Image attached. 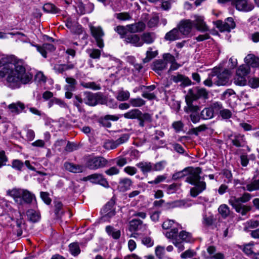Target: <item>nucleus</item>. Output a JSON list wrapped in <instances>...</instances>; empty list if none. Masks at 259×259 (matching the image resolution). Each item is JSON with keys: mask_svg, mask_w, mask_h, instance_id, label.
I'll use <instances>...</instances> for the list:
<instances>
[{"mask_svg": "<svg viewBox=\"0 0 259 259\" xmlns=\"http://www.w3.org/2000/svg\"><path fill=\"white\" fill-rule=\"evenodd\" d=\"M1 68L0 79L6 77L7 85L12 89L20 88L32 81V74L26 71L23 62L15 63L14 56L3 55L0 59Z\"/></svg>", "mask_w": 259, "mask_h": 259, "instance_id": "obj_1", "label": "nucleus"}, {"mask_svg": "<svg viewBox=\"0 0 259 259\" xmlns=\"http://www.w3.org/2000/svg\"><path fill=\"white\" fill-rule=\"evenodd\" d=\"M201 173V169L199 167H188L176 172L172 178L174 180H177L186 176V182L194 185L190 189V195L193 197H196L206 188L205 182L200 180Z\"/></svg>", "mask_w": 259, "mask_h": 259, "instance_id": "obj_2", "label": "nucleus"}, {"mask_svg": "<svg viewBox=\"0 0 259 259\" xmlns=\"http://www.w3.org/2000/svg\"><path fill=\"white\" fill-rule=\"evenodd\" d=\"M251 198V195L248 193H244L242 196L239 198L231 196L229 199V203L235 209L237 212L240 213L242 215H245L247 212L251 210V207L243 205L241 203H246L249 201Z\"/></svg>", "mask_w": 259, "mask_h": 259, "instance_id": "obj_3", "label": "nucleus"}, {"mask_svg": "<svg viewBox=\"0 0 259 259\" xmlns=\"http://www.w3.org/2000/svg\"><path fill=\"white\" fill-rule=\"evenodd\" d=\"M7 194L12 197L15 202L22 205L24 202L30 203L32 202L34 195L26 189L14 188L7 191Z\"/></svg>", "mask_w": 259, "mask_h": 259, "instance_id": "obj_4", "label": "nucleus"}, {"mask_svg": "<svg viewBox=\"0 0 259 259\" xmlns=\"http://www.w3.org/2000/svg\"><path fill=\"white\" fill-rule=\"evenodd\" d=\"M249 72L250 68L248 65H240L236 70L234 77L235 84L240 86L245 85L246 83V76Z\"/></svg>", "mask_w": 259, "mask_h": 259, "instance_id": "obj_5", "label": "nucleus"}, {"mask_svg": "<svg viewBox=\"0 0 259 259\" xmlns=\"http://www.w3.org/2000/svg\"><path fill=\"white\" fill-rule=\"evenodd\" d=\"M107 160L102 156H90L87 158L86 166L90 169H97L106 166Z\"/></svg>", "mask_w": 259, "mask_h": 259, "instance_id": "obj_6", "label": "nucleus"}, {"mask_svg": "<svg viewBox=\"0 0 259 259\" xmlns=\"http://www.w3.org/2000/svg\"><path fill=\"white\" fill-rule=\"evenodd\" d=\"M221 108H222V105L221 103H214L210 106L205 108L202 110L200 113L201 118L204 120L211 119L215 114L219 113Z\"/></svg>", "mask_w": 259, "mask_h": 259, "instance_id": "obj_7", "label": "nucleus"}, {"mask_svg": "<svg viewBox=\"0 0 259 259\" xmlns=\"http://www.w3.org/2000/svg\"><path fill=\"white\" fill-rule=\"evenodd\" d=\"M90 30L92 35L95 38L97 46L102 49L104 47L103 37L104 36V32L101 26H90Z\"/></svg>", "mask_w": 259, "mask_h": 259, "instance_id": "obj_8", "label": "nucleus"}, {"mask_svg": "<svg viewBox=\"0 0 259 259\" xmlns=\"http://www.w3.org/2000/svg\"><path fill=\"white\" fill-rule=\"evenodd\" d=\"M177 27L183 38L186 36H188L190 34L192 29V20L190 19H183L179 22L177 25Z\"/></svg>", "mask_w": 259, "mask_h": 259, "instance_id": "obj_9", "label": "nucleus"}, {"mask_svg": "<svg viewBox=\"0 0 259 259\" xmlns=\"http://www.w3.org/2000/svg\"><path fill=\"white\" fill-rule=\"evenodd\" d=\"M233 5L237 10L245 12L251 11L254 8L253 5L249 0H233Z\"/></svg>", "mask_w": 259, "mask_h": 259, "instance_id": "obj_10", "label": "nucleus"}, {"mask_svg": "<svg viewBox=\"0 0 259 259\" xmlns=\"http://www.w3.org/2000/svg\"><path fill=\"white\" fill-rule=\"evenodd\" d=\"M215 77H216L215 84L217 85H225L229 83L230 76V72L229 70L226 69L223 72L218 74L217 70L214 69Z\"/></svg>", "mask_w": 259, "mask_h": 259, "instance_id": "obj_11", "label": "nucleus"}, {"mask_svg": "<svg viewBox=\"0 0 259 259\" xmlns=\"http://www.w3.org/2000/svg\"><path fill=\"white\" fill-rule=\"evenodd\" d=\"M215 25L221 31H230L236 26L234 19L232 17L227 18L224 22L221 20H218L215 22Z\"/></svg>", "mask_w": 259, "mask_h": 259, "instance_id": "obj_12", "label": "nucleus"}, {"mask_svg": "<svg viewBox=\"0 0 259 259\" xmlns=\"http://www.w3.org/2000/svg\"><path fill=\"white\" fill-rule=\"evenodd\" d=\"M193 19L192 21L193 26L200 31H206L208 28L204 21V17L198 15H194L192 17Z\"/></svg>", "mask_w": 259, "mask_h": 259, "instance_id": "obj_13", "label": "nucleus"}, {"mask_svg": "<svg viewBox=\"0 0 259 259\" xmlns=\"http://www.w3.org/2000/svg\"><path fill=\"white\" fill-rule=\"evenodd\" d=\"M208 93L205 89L195 88L194 90L189 91V98L192 100L199 98L207 99Z\"/></svg>", "mask_w": 259, "mask_h": 259, "instance_id": "obj_14", "label": "nucleus"}, {"mask_svg": "<svg viewBox=\"0 0 259 259\" xmlns=\"http://www.w3.org/2000/svg\"><path fill=\"white\" fill-rule=\"evenodd\" d=\"M186 102L188 107V110L191 113L190 115V118L192 122L194 123H198L200 120V116L199 115L197 112L199 110V107L197 106H194L188 98L186 99Z\"/></svg>", "mask_w": 259, "mask_h": 259, "instance_id": "obj_15", "label": "nucleus"}, {"mask_svg": "<svg viewBox=\"0 0 259 259\" xmlns=\"http://www.w3.org/2000/svg\"><path fill=\"white\" fill-rule=\"evenodd\" d=\"M101 98L102 96L100 93H85L84 102L86 104L90 106H95L100 103Z\"/></svg>", "mask_w": 259, "mask_h": 259, "instance_id": "obj_16", "label": "nucleus"}, {"mask_svg": "<svg viewBox=\"0 0 259 259\" xmlns=\"http://www.w3.org/2000/svg\"><path fill=\"white\" fill-rule=\"evenodd\" d=\"M207 253L209 256H206L205 255V252L203 251V253L204 255L205 259H225V255L221 252H216V248L214 246H209L206 249Z\"/></svg>", "mask_w": 259, "mask_h": 259, "instance_id": "obj_17", "label": "nucleus"}, {"mask_svg": "<svg viewBox=\"0 0 259 259\" xmlns=\"http://www.w3.org/2000/svg\"><path fill=\"white\" fill-rule=\"evenodd\" d=\"M88 179L93 183L99 184L104 187H108V182L103 178V176L98 174H95L89 176Z\"/></svg>", "mask_w": 259, "mask_h": 259, "instance_id": "obj_18", "label": "nucleus"}, {"mask_svg": "<svg viewBox=\"0 0 259 259\" xmlns=\"http://www.w3.org/2000/svg\"><path fill=\"white\" fill-rule=\"evenodd\" d=\"M183 38L182 34L179 31L178 27L175 28L165 34L164 39L166 40L172 41Z\"/></svg>", "mask_w": 259, "mask_h": 259, "instance_id": "obj_19", "label": "nucleus"}, {"mask_svg": "<svg viewBox=\"0 0 259 259\" xmlns=\"http://www.w3.org/2000/svg\"><path fill=\"white\" fill-rule=\"evenodd\" d=\"M114 205L113 201H110L106 203L102 210L104 218H110L115 215V211L113 208Z\"/></svg>", "mask_w": 259, "mask_h": 259, "instance_id": "obj_20", "label": "nucleus"}, {"mask_svg": "<svg viewBox=\"0 0 259 259\" xmlns=\"http://www.w3.org/2000/svg\"><path fill=\"white\" fill-rule=\"evenodd\" d=\"M35 47L36 48L37 51L39 52L44 58L47 57L48 52H52L55 49L54 45L50 44H44L41 47L38 45H35Z\"/></svg>", "mask_w": 259, "mask_h": 259, "instance_id": "obj_21", "label": "nucleus"}, {"mask_svg": "<svg viewBox=\"0 0 259 259\" xmlns=\"http://www.w3.org/2000/svg\"><path fill=\"white\" fill-rule=\"evenodd\" d=\"M128 33H136L143 31L145 28V24L142 22H139L135 24L127 25Z\"/></svg>", "mask_w": 259, "mask_h": 259, "instance_id": "obj_22", "label": "nucleus"}, {"mask_svg": "<svg viewBox=\"0 0 259 259\" xmlns=\"http://www.w3.org/2000/svg\"><path fill=\"white\" fill-rule=\"evenodd\" d=\"M170 79L175 83L181 82L182 84L186 86L190 85L191 83V80L188 77L180 74L172 75Z\"/></svg>", "mask_w": 259, "mask_h": 259, "instance_id": "obj_23", "label": "nucleus"}, {"mask_svg": "<svg viewBox=\"0 0 259 259\" xmlns=\"http://www.w3.org/2000/svg\"><path fill=\"white\" fill-rule=\"evenodd\" d=\"M125 40L127 42L131 43L136 47H141L143 45V42L137 34H129L126 37Z\"/></svg>", "mask_w": 259, "mask_h": 259, "instance_id": "obj_24", "label": "nucleus"}, {"mask_svg": "<svg viewBox=\"0 0 259 259\" xmlns=\"http://www.w3.org/2000/svg\"><path fill=\"white\" fill-rule=\"evenodd\" d=\"M24 108V104L20 102L13 103L8 106V108L10 111L16 114L21 112Z\"/></svg>", "mask_w": 259, "mask_h": 259, "instance_id": "obj_25", "label": "nucleus"}, {"mask_svg": "<svg viewBox=\"0 0 259 259\" xmlns=\"http://www.w3.org/2000/svg\"><path fill=\"white\" fill-rule=\"evenodd\" d=\"M132 184L130 179L124 178L119 181L118 188L120 191L125 192L130 189Z\"/></svg>", "mask_w": 259, "mask_h": 259, "instance_id": "obj_26", "label": "nucleus"}, {"mask_svg": "<svg viewBox=\"0 0 259 259\" xmlns=\"http://www.w3.org/2000/svg\"><path fill=\"white\" fill-rule=\"evenodd\" d=\"M64 167L66 170L74 173L82 172L83 169L82 166L75 165L69 162H65L64 163Z\"/></svg>", "mask_w": 259, "mask_h": 259, "instance_id": "obj_27", "label": "nucleus"}, {"mask_svg": "<svg viewBox=\"0 0 259 259\" xmlns=\"http://www.w3.org/2000/svg\"><path fill=\"white\" fill-rule=\"evenodd\" d=\"M155 34L152 32H145L141 35V40L144 43L151 44L155 39Z\"/></svg>", "mask_w": 259, "mask_h": 259, "instance_id": "obj_28", "label": "nucleus"}, {"mask_svg": "<svg viewBox=\"0 0 259 259\" xmlns=\"http://www.w3.org/2000/svg\"><path fill=\"white\" fill-rule=\"evenodd\" d=\"M178 229L177 227L174 226L170 230L167 231L164 233L166 238L171 239V242L174 240H178L179 238Z\"/></svg>", "mask_w": 259, "mask_h": 259, "instance_id": "obj_29", "label": "nucleus"}, {"mask_svg": "<svg viewBox=\"0 0 259 259\" xmlns=\"http://www.w3.org/2000/svg\"><path fill=\"white\" fill-rule=\"evenodd\" d=\"M157 55L158 51L155 48L149 47L146 52V57L143 59V62L144 63L148 62Z\"/></svg>", "mask_w": 259, "mask_h": 259, "instance_id": "obj_30", "label": "nucleus"}, {"mask_svg": "<svg viewBox=\"0 0 259 259\" xmlns=\"http://www.w3.org/2000/svg\"><path fill=\"white\" fill-rule=\"evenodd\" d=\"M166 63L163 60H156L153 62L152 69L158 73L166 68Z\"/></svg>", "mask_w": 259, "mask_h": 259, "instance_id": "obj_31", "label": "nucleus"}, {"mask_svg": "<svg viewBox=\"0 0 259 259\" xmlns=\"http://www.w3.org/2000/svg\"><path fill=\"white\" fill-rule=\"evenodd\" d=\"M232 142L234 145L238 147H243L246 144L244 136L240 134L235 135Z\"/></svg>", "mask_w": 259, "mask_h": 259, "instance_id": "obj_32", "label": "nucleus"}, {"mask_svg": "<svg viewBox=\"0 0 259 259\" xmlns=\"http://www.w3.org/2000/svg\"><path fill=\"white\" fill-rule=\"evenodd\" d=\"M141 115V111L137 109H134L130 110L124 113L123 116L126 119H138L139 115Z\"/></svg>", "mask_w": 259, "mask_h": 259, "instance_id": "obj_33", "label": "nucleus"}, {"mask_svg": "<svg viewBox=\"0 0 259 259\" xmlns=\"http://www.w3.org/2000/svg\"><path fill=\"white\" fill-rule=\"evenodd\" d=\"M143 173H147L153 170V164L151 162H142L137 164Z\"/></svg>", "mask_w": 259, "mask_h": 259, "instance_id": "obj_34", "label": "nucleus"}, {"mask_svg": "<svg viewBox=\"0 0 259 259\" xmlns=\"http://www.w3.org/2000/svg\"><path fill=\"white\" fill-rule=\"evenodd\" d=\"M179 239L184 242H192L194 241L192 235L187 232L182 231L179 234Z\"/></svg>", "mask_w": 259, "mask_h": 259, "instance_id": "obj_35", "label": "nucleus"}, {"mask_svg": "<svg viewBox=\"0 0 259 259\" xmlns=\"http://www.w3.org/2000/svg\"><path fill=\"white\" fill-rule=\"evenodd\" d=\"M106 232L109 235L111 236L114 239H118L120 236V231L114 229L111 226H108L106 228Z\"/></svg>", "mask_w": 259, "mask_h": 259, "instance_id": "obj_36", "label": "nucleus"}, {"mask_svg": "<svg viewBox=\"0 0 259 259\" xmlns=\"http://www.w3.org/2000/svg\"><path fill=\"white\" fill-rule=\"evenodd\" d=\"M216 77H215L214 70H213L208 75V78L203 81V84L207 87H211L213 84H215Z\"/></svg>", "mask_w": 259, "mask_h": 259, "instance_id": "obj_37", "label": "nucleus"}, {"mask_svg": "<svg viewBox=\"0 0 259 259\" xmlns=\"http://www.w3.org/2000/svg\"><path fill=\"white\" fill-rule=\"evenodd\" d=\"M253 244L252 243H249L245 244L243 248V252L247 255L250 256L252 259L254 254H256L257 253H254L253 250Z\"/></svg>", "mask_w": 259, "mask_h": 259, "instance_id": "obj_38", "label": "nucleus"}, {"mask_svg": "<svg viewBox=\"0 0 259 259\" xmlns=\"http://www.w3.org/2000/svg\"><path fill=\"white\" fill-rule=\"evenodd\" d=\"M114 30L120 35L121 38H124L126 39V37L129 35L126 26H123L119 25L115 27Z\"/></svg>", "mask_w": 259, "mask_h": 259, "instance_id": "obj_39", "label": "nucleus"}, {"mask_svg": "<svg viewBox=\"0 0 259 259\" xmlns=\"http://www.w3.org/2000/svg\"><path fill=\"white\" fill-rule=\"evenodd\" d=\"M65 80L68 84L65 85V90L74 91L77 83L76 80L72 77H66Z\"/></svg>", "mask_w": 259, "mask_h": 259, "instance_id": "obj_40", "label": "nucleus"}, {"mask_svg": "<svg viewBox=\"0 0 259 259\" xmlns=\"http://www.w3.org/2000/svg\"><path fill=\"white\" fill-rule=\"evenodd\" d=\"M218 211L223 218H226L229 215L230 210L228 205L223 204L219 206Z\"/></svg>", "mask_w": 259, "mask_h": 259, "instance_id": "obj_41", "label": "nucleus"}, {"mask_svg": "<svg viewBox=\"0 0 259 259\" xmlns=\"http://www.w3.org/2000/svg\"><path fill=\"white\" fill-rule=\"evenodd\" d=\"M69 249L71 254L73 256H76L80 252V248L77 243L70 244L69 245Z\"/></svg>", "mask_w": 259, "mask_h": 259, "instance_id": "obj_42", "label": "nucleus"}, {"mask_svg": "<svg viewBox=\"0 0 259 259\" xmlns=\"http://www.w3.org/2000/svg\"><path fill=\"white\" fill-rule=\"evenodd\" d=\"M246 190L252 192L259 190V179L255 180L246 186Z\"/></svg>", "mask_w": 259, "mask_h": 259, "instance_id": "obj_43", "label": "nucleus"}, {"mask_svg": "<svg viewBox=\"0 0 259 259\" xmlns=\"http://www.w3.org/2000/svg\"><path fill=\"white\" fill-rule=\"evenodd\" d=\"M155 254L158 258H163L165 255V247L161 245L157 246L155 248Z\"/></svg>", "mask_w": 259, "mask_h": 259, "instance_id": "obj_44", "label": "nucleus"}, {"mask_svg": "<svg viewBox=\"0 0 259 259\" xmlns=\"http://www.w3.org/2000/svg\"><path fill=\"white\" fill-rule=\"evenodd\" d=\"M87 52L93 59H99L101 56V51L98 49H89L87 50Z\"/></svg>", "mask_w": 259, "mask_h": 259, "instance_id": "obj_45", "label": "nucleus"}, {"mask_svg": "<svg viewBox=\"0 0 259 259\" xmlns=\"http://www.w3.org/2000/svg\"><path fill=\"white\" fill-rule=\"evenodd\" d=\"M27 215L29 219L33 222H36L39 220L40 216L38 213L33 210H29L27 212Z\"/></svg>", "mask_w": 259, "mask_h": 259, "instance_id": "obj_46", "label": "nucleus"}, {"mask_svg": "<svg viewBox=\"0 0 259 259\" xmlns=\"http://www.w3.org/2000/svg\"><path fill=\"white\" fill-rule=\"evenodd\" d=\"M43 10L47 13L56 14L58 12V9L54 5L50 3L46 4L43 7Z\"/></svg>", "mask_w": 259, "mask_h": 259, "instance_id": "obj_47", "label": "nucleus"}, {"mask_svg": "<svg viewBox=\"0 0 259 259\" xmlns=\"http://www.w3.org/2000/svg\"><path fill=\"white\" fill-rule=\"evenodd\" d=\"M130 93L127 91H120L118 93L117 99L120 101H126L130 98Z\"/></svg>", "mask_w": 259, "mask_h": 259, "instance_id": "obj_48", "label": "nucleus"}, {"mask_svg": "<svg viewBox=\"0 0 259 259\" xmlns=\"http://www.w3.org/2000/svg\"><path fill=\"white\" fill-rule=\"evenodd\" d=\"M131 105L133 107H139L145 104V101L141 98H133L130 101Z\"/></svg>", "mask_w": 259, "mask_h": 259, "instance_id": "obj_49", "label": "nucleus"}, {"mask_svg": "<svg viewBox=\"0 0 259 259\" xmlns=\"http://www.w3.org/2000/svg\"><path fill=\"white\" fill-rule=\"evenodd\" d=\"M142 243L147 247H151L153 246L154 240L150 236H144L142 239Z\"/></svg>", "mask_w": 259, "mask_h": 259, "instance_id": "obj_50", "label": "nucleus"}, {"mask_svg": "<svg viewBox=\"0 0 259 259\" xmlns=\"http://www.w3.org/2000/svg\"><path fill=\"white\" fill-rule=\"evenodd\" d=\"M81 85L85 88L91 89L94 90H98L100 89V86L94 82H81Z\"/></svg>", "mask_w": 259, "mask_h": 259, "instance_id": "obj_51", "label": "nucleus"}, {"mask_svg": "<svg viewBox=\"0 0 259 259\" xmlns=\"http://www.w3.org/2000/svg\"><path fill=\"white\" fill-rule=\"evenodd\" d=\"M47 78L42 72H38L35 75V80L40 84H44L46 82Z\"/></svg>", "mask_w": 259, "mask_h": 259, "instance_id": "obj_52", "label": "nucleus"}, {"mask_svg": "<svg viewBox=\"0 0 259 259\" xmlns=\"http://www.w3.org/2000/svg\"><path fill=\"white\" fill-rule=\"evenodd\" d=\"M142 222L137 219L133 220L130 223V229L131 231H136L138 229L139 226L141 225Z\"/></svg>", "mask_w": 259, "mask_h": 259, "instance_id": "obj_53", "label": "nucleus"}, {"mask_svg": "<svg viewBox=\"0 0 259 259\" xmlns=\"http://www.w3.org/2000/svg\"><path fill=\"white\" fill-rule=\"evenodd\" d=\"M178 225L175 223L174 220H168L163 222L162 224V228L164 229L168 230L171 228H174V226L177 227Z\"/></svg>", "mask_w": 259, "mask_h": 259, "instance_id": "obj_54", "label": "nucleus"}, {"mask_svg": "<svg viewBox=\"0 0 259 259\" xmlns=\"http://www.w3.org/2000/svg\"><path fill=\"white\" fill-rule=\"evenodd\" d=\"M235 97V93L232 89H228L222 95L221 98L223 100H227L230 97Z\"/></svg>", "mask_w": 259, "mask_h": 259, "instance_id": "obj_55", "label": "nucleus"}, {"mask_svg": "<svg viewBox=\"0 0 259 259\" xmlns=\"http://www.w3.org/2000/svg\"><path fill=\"white\" fill-rule=\"evenodd\" d=\"M104 147L105 149L110 150L115 149L118 146L115 141L108 140L105 142Z\"/></svg>", "mask_w": 259, "mask_h": 259, "instance_id": "obj_56", "label": "nucleus"}, {"mask_svg": "<svg viewBox=\"0 0 259 259\" xmlns=\"http://www.w3.org/2000/svg\"><path fill=\"white\" fill-rule=\"evenodd\" d=\"M183 241L178 239L172 241V244L177 248L178 252H181L184 250L185 247L183 244Z\"/></svg>", "mask_w": 259, "mask_h": 259, "instance_id": "obj_57", "label": "nucleus"}, {"mask_svg": "<svg viewBox=\"0 0 259 259\" xmlns=\"http://www.w3.org/2000/svg\"><path fill=\"white\" fill-rule=\"evenodd\" d=\"M166 162L165 161H161L153 164V170L160 171L164 169Z\"/></svg>", "mask_w": 259, "mask_h": 259, "instance_id": "obj_58", "label": "nucleus"}, {"mask_svg": "<svg viewBox=\"0 0 259 259\" xmlns=\"http://www.w3.org/2000/svg\"><path fill=\"white\" fill-rule=\"evenodd\" d=\"M23 166V163L20 160L15 159L12 162V167L18 170H21Z\"/></svg>", "mask_w": 259, "mask_h": 259, "instance_id": "obj_59", "label": "nucleus"}, {"mask_svg": "<svg viewBox=\"0 0 259 259\" xmlns=\"http://www.w3.org/2000/svg\"><path fill=\"white\" fill-rule=\"evenodd\" d=\"M116 17L121 21L128 20L131 19V16L128 13H120L115 14Z\"/></svg>", "mask_w": 259, "mask_h": 259, "instance_id": "obj_60", "label": "nucleus"}, {"mask_svg": "<svg viewBox=\"0 0 259 259\" xmlns=\"http://www.w3.org/2000/svg\"><path fill=\"white\" fill-rule=\"evenodd\" d=\"M196 253L191 249H188L181 253V257L183 259L191 258L195 256Z\"/></svg>", "mask_w": 259, "mask_h": 259, "instance_id": "obj_61", "label": "nucleus"}, {"mask_svg": "<svg viewBox=\"0 0 259 259\" xmlns=\"http://www.w3.org/2000/svg\"><path fill=\"white\" fill-rule=\"evenodd\" d=\"M11 35H17L18 36V38L23 42H29V39L28 38L26 37V36L22 33L17 32L16 33H14L12 32H10L9 33Z\"/></svg>", "mask_w": 259, "mask_h": 259, "instance_id": "obj_62", "label": "nucleus"}, {"mask_svg": "<svg viewBox=\"0 0 259 259\" xmlns=\"http://www.w3.org/2000/svg\"><path fill=\"white\" fill-rule=\"evenodd\" d=\"M219 113H220L221 116L224 119H228L231 117L232 115L231 112L228 109H222V108L220 109Z\"/></svg>", "mask_w": 259, "mask_h": 259, "instance_id": "obj_63", "label": "nucleus"}, {"mask_svg": "<svg viewBox=\"0 0 259 259\" xmlns=\"http://www.w3.org/2000/svg\"><path fill=\"white\" fill-rule=\"evenodd\" d=\"M176 132H179L183 130L184 124L181 121L174 122L172 125Z\"/></svg>", "mask_w": 259, "mask_h": 259, "instance_id": "obj_64", "label": "nucleus"}]
</instances>
